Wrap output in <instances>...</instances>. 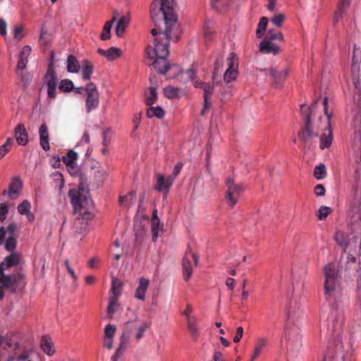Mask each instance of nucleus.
Returning <instances> with one entry per match:
<instances>
[{
    "mask_svg": "<svg viewBox=\"0 0 361 361\" xmlns=\"http://www.w3.org/2000/svg\"><path fill=\"white\" fill-rule=\"evenodd\" d=\"M334 240L336 243L343 247L346 248L349 244V236L344 231L338 230L334 235Z\"/></svg>",
    "mask_w": 361,
    "mask_h": 361,
    "instance_id": "31",
    "label": "nucleus"
},
{
    "mask_svg": "<svg viewBox=\"0 0 361 361\" xmlns=\"http://www.w3.org/2000/svg\"><path fill=\"white\" fill-rule=\"evenodd\" d=\"M157 177V180L154 189L159 192L166 191L167 192L173 184V178L171 177L166 178L161 174H158Z\"/></svg>",
    "mask_w": 361,
    "mask_h": 361,
    "instance_id": "17",
    "label": "nucleus"
},
{
    "mask_svg": "<svg viewBox=\"0 0 361 361\" xmlns=\"http://www.w3.org/2000/svg\"><path fill=\"white\" fill-rule=\"evenodd\" d=\"M40 346L44 353L49 356L53 355L55 353L54 343L47 335H44L42 337Z\"/></svg>",
    "mask_w": 361,
    "mask_h": 361,
    "instance_id": "26",
    "label": "nucleus"
},
{
    "mask_svg": "<svg viewBox=\"0 0 361 361\" xmlns=\"http://www.w3.org/2000/svg\"><path fill=\"white\" fill-rule=\"evenodd\" d=\"M326 169L323 164L317 166L314 170V176L317 179H322L326 176Z\"/></svg>",
    "mask_w": 361,
    "mask_h": 361,
    "instance_id": "44",
    "label": "nucleus"
},
{
    "mask_svg": "<svg viewBox=\"0 0 361 361\" xmlns=\"http://www.w3.org/2000/svg\"><path fill=\"white\" fill-rule=\"evenodd\" d=\"M23 183L20 179L18 177H15L12 179V181L9 184L8 190L7 191L10 198L15 199L18 195L22 189ZM6 191L4 190L3 194H6Z\"/></svg>",
    "mask_w": 361,
    "mask_h": 361,
    "instance_id": "18",
    "label": "nucleus"
},
{
    "mask_svg": "<svg viewBox=\"0 0 361 361\" xmlns=\"http://www.w3.org/2000/svg\"><path fill=\"white\" fill-rule=\"evenodd\" d=\"M226 200L228 205L234 207L238 201V197L244 191L245 187L242 183H236L232 178H228L226 181Z\"/></svg>",
    "mask_w": 361,
    "mask_h": 361,
    "instance_id": "6",
    "label": "nucleus"
},
{
    "mask_svg": "<svg viewBox=\"0 0 361 361\" xmlns=\"http://www.w3.org/2000/svg\"><path fill=\"white\" fill-rule=\"evenodd\" d=\"M16 230L15 224H11L7 228H0V245L5 243V248L8 251H12L16 247V240L14 237Z\"/></svg>",
    "mask_w": 361,
    "mask_h": 361,
    "instance_id": "8",
    "label": "nucleus"
},
{
    "mask_svg": "<svg viewBox=\"0 0 361 361\" xmlns=\"http://www.w3.org/2000/svg\"><path fill=\"white\" fill-rule=\"evenodd\" d=\"M353 82L361 93V49L355 47L351 66Z\"/></svg>",
    "mask_w": 361,
    "mask_h": 361,
    "instance_id": "7",
    "label": "nucleus"
},
{
    "mask_svg": "<svg viewBox=\"0 0 361 361\" xmlns=\"http://www.w3.org/2000/svg\"><path fill=\"white\" fill-rule=\"evenodd\" d=\"M320 135V144L319 147L322 149L329 148L332 143L333 135L330 123V115H328V119L324 121V131Z\"/></svg>",
    "mask_w": 361,
    "mask_h": 361,
    "instance_id": "15",
    "label": "nucleus"
},
{
    "mask_svg": "<svg viewBox=\"0 0 361 361\" xmlns=\"http://www.w3.org/2000/svg\"><path fill=\"white\" fill-rule=\"evenodd\" d=\"M200 85H201V88L204 91V108L201 111V115L203 116L205 114L206 109L210 106L208 98L213 94L214 86L208 83H200Z\"/></svg>",
    "mask_w": 361,
    "mask_h": 361,
    "instance_id": "22",
    "label": "nucleus"
},
{
    "mask_svg": "<svg viewBox=\"0 0 361 361\" xmlns=\"http://www.w3.org/2000/svg\"><path fill=\"white\" fill-rule=\"evenodd\" d=\"M12 139L8 138L6 142L0 146V159H1L11 149Z\"/></svg>",
    "mask_w": 361,
    "mask_h": 361,
    "instance_id": "45",
    "label": "nucleus"
},
{
    "mask_svg": "<svg viewBox=\"0 0 361 361\" xmlns=\"http://www.w3.org/2000/svg\"><path fill=\"white\" fill-rule=\"evenodd\" d=\"M59 88L60 90L63 92H68L71 91L74 88V85L71 80L63 79L60 82Z\"/></svg>",
    "mask_w": 361,
    "mask_h": 361,
    "instance_id": "43",
    "label": "nucleus"
},
{
    "mask_svg": "<svg viewBox=\"0 0 361 361\" xmlns=\"http://www.w3.org/2000/svg\"><path fill=\"white\" fill-rule=\"evenodd\" d=\"M149 285V281L145 278H140L139 285L136 288L135 298L144 301L145 300V293Z\"/></svg>",
    "mask_w": 361,
    "mask_h": 361,
    "instance_id": "21",
    "label": "nucleus"
},
{
    "mask_svg": "<svg viewBox=\"0 0 361 361\" xmlns=\"http://www.w3.org/2000/svg\"><path fill=\"white\" fill-rule=\"evenodd\" d=\"M164 94L169 99L179 97L184 94L182 89L173 86H167L164 88Z\"/></svg>",
    "mask_w": 361,
    "mask_h": 361,
    "instance_id": "33",
    "label": "nucleus"
},
{
    "mask_svg": "<svg viewBox=\"0 0 361 361\" xmlns=\"http://www.w3.org/2000/svg\"><path fill=\"white\" fill-rule=\"evenodd\" d=\"M23 27L20 25H16L14 27V37L21 39L23 37Z\"/></svg>",
    "mask_w": 361,
    "mask_h": 361,
    "instance_id": "61",
    "label": "nucleus"
},
{
    "mask_svg": "<svg viewBox=\"0 0 361 361\" xmlns=\"http://www.w3.org/2000/svg\"><path fill=\"white\" fill-rule=\"evenodd\" d=\"M187 326L190 334L192 338L194 341H197L199 336V329L197 326V318H188V322H187Z\"/></svg>",
    "mask_w": 361,
    "mask_h": 361,
    "instance_id": "32",
    "label": "nucleus"
},
{
    "mask_svg": "<svg viewBox=\"0 0 361 361\" xmlns=\"http://www.w3.org/2000/svg\"><path fill=\"white\" fill-rule=\"evenodd\" d=\"M80 180L78 189L70 190L68 196L73 207L74 214H78L82 219L91 220L94 218V204L87 188L83 185L82 176Z\"/></svg>",
    "mask_w": 361,
    "mask_h": 361,
    "instance_id": "4",
    "label": "nucleus"
},
{
    "mask_svg": "<svg viewBox=\"0 0 361 361\" xmlns=\"http://www.w3.org/2000/svg\"><path fill=\"white\" fill-rule=\"evenodd\" d=\"M238 58L234 53H231L228 57V68L224 75V82L228 83L237 78L238 75Z\"/></svg>",
    "mask_w": 361,
    "mask_h": 361,
    "instance_id": "13",
    "label": "nucleus"
},
{
    "mask_svg": "<svg viewBox=\"0 0 361 361\" xmlns=\"http://www.w3.org/2000/svg\"><path fill=\"white\" fill-rule=\"evenodd\" d=\"M264 38L269 39V40L270 41L275 39H278L281 42L283 41V34L281 32H274L272 30H269V31L267 32V35Z\"/></svg>",
    "mask_w": 361,
    "mask_h": 361,
    "instance_id": "46",
    "label": "nucleus"
},
{
    "mask_svg": "<svg viewBox=\"0 0 361 361\" xmlns=\"http://www.w3.org/2000/svg\"><path fill=\"white\" fill-rule=\"evenodd\" d=\"M349 6V1H342L341 4L338 10L335 13V19L337 20L338 18L342 15L344 10L347 8Z\"/></svg>",
    "mask_w": 361,
    "mask_h": 361,
    "instance_id": "56",
    "label": "nucleus"
},
{
    "mask_svg": "<svg viewBox=\"0 0 361 361\" xmlns=\"http://www.w3.org/2000/svg\"><path fill=\"white\" fill-rule=\"evenodd\" d=\"M149 327V323L140 320L137 315L132 320L126 322L124 324V330L121 336L122 344H126L130 335L134 333L135 339L139 341L144 335V333Z\"/></svg>",
    "mask_w": 361,
    "mask_h": 361,
    "instance_id": "5",
    "label": "nucleus"
},
{
    "mask_svg": "<svg viewBox=\"0 0 361 361\" xmlns=\"http://www.w3.org/2000/svg\"><path fill=\"white\" fill-rule=\"evenodd\" d=\"M317 101L310 106L302 104L300 106V111L305 118V128L298 133L300 140L305 145L310 144L313 137L319 136L321 132L324 131V123L321 116L315 117V109Z\"/></svg>",
    "mask_w": 361,
    "mask_h": 361,
    "instance_id": "3",
    "label": "nucleus"
},
{
    "mask_svg": "<svg viewBox=\"0 0 361 361\" xmlns=\"http://www.w3.org/2000/svg\"><path fill=\"white\" fill-rule=\"evenodd\" d=\"M192 312V308L190 305H187L186 308L183 312V314L186 317L187 322H188V318H197L195 316L190 317V314Z\"/></svg>",
    "mask_w": 361,
    "mask_h": 361,
    "instance_id": "62",
    "label": "nucleus"
},
{
    "mask_svg": "<svg viewBox=\"0 0 361 361\" xmlns=\"http://www.w3.org/2000/svg\"><path fill=\"white\" fill-rule=\"evenodd\" d=\"M8 207L5 203L0 204V221H4L8 214Z\"/></svg>",
    "mask_w": 361,
    "mask_h": 361,
    "instance_id": "55",
    "label": "nucleus"
},
{
    "mask_svg": "<svg viewBox=\"0 0 361 361\" xmlns=\"http://www.w3.org/2000/svg\"><path fill=\"white\" fill-rule=\"evenodd\" d=\"M118 307L119 304L116 297H110L109 303L107 307V314L110 318L111 317V315L117 311Z\"/></svg>",
    "mask_w": 361,
    "mask_h": 361,
    "instance_id": "41",
    "label": "nucleus"
},
{
    "mask_svg": "<svg viewBox=\"0 0 361 361\" xmlns=\"http://www.w3.org/2000/svg\"><path fill=\"white\" fill-rule=\"evenodd\" d=\"M85 91L87 93L86 99V109L87 112H90L92 110L95 109L99 104V92L96 87V85L92 82H89L85 87Z\"/></svg>",
    "mask_w": 361,
    "mask_h": 361,
    "instance_id": "12",
    "label": "nucleus"
},
{
    "mask_svg": "<svg viewBox=\"0 0 361 361\" xmlns=\"http://www.w3.org/2000/svg\"><path fill=\"white\" fill-rule=\"evenodd\" d=\"M97 52L104 56L108 61H114L119 58L122 54V51L116 47H111L107 50L99 49Z\"/></svg>",
    "mask_w": 361,
    "mask_h": 361,
    "instance_id": "24",
    "label": "nucleus"
},
{
    "mask_svg": "<svg viewBox=\"0 0 361 361\" xmlns=\"http://www.w3.org/2000/svg\"><path fill=\"white\" fill-rule=\"evenodd\" d=\"M331 212L332 209L330 207L322 206L318 210L317 217L319 220H324Z\"/></svg>",
    "mask_w": 361,
    "mask_h": 361,
    "instance_id": "48",
    "label": "nucleus"
},
{
    "mask_svg": "<svg viewBox=\"0 0 361 361\" xmlns=\"http://www.w3.org/2000/svg\"><path fill=\"white\" fill-rule=\"evenodd\" d=\"M228 6V1H212V8L219 13L226 11Z\"/></svg>",
    "mask_w": 361,
    "mask_h": 361,
    "instance_id": "42",
    "label": "nucleus"
},
{
    "mask_svg": "<svg viewBox=\"0 0 361 361\" xmlns=\"http://www.w3.org/2000/svg\"><path fill=\"white\" fill-rule=\"evenodd\" d=\"M6 23L4 19H0V34L3 36L6 35Z\"/></svg>",
    "mask_w": 361,
    "mask_h": 361,
    "instance_id": "63",
    "label": "nucleus"
},
{
    "mask_svg": "<svg viewBox=\"0 0 361 361\" xmlns=\"http://www.w3.org/2000/svg\"><path fill=\"white\" fill-rule=\"evenodd\" d=\"M284 15L282 13H278L277 15H275L271 19V21L273 24H274L277 27H281L282 25V23L284 20Z\"/></svg>",
    "mask_w": 361,
    "mask_h": 361,
    "instance_id": "53",
    "label": "nucleus"
},
{
    "mask_svg": "<svg viewBox=\"0 0 361 361\" xmlns=\"http://www.w3.org/2000/svg\"><path fill=\"white\" fill-rule=\"evenodd\" d=\"M151 230L152 233V240L156 241L159 233L162 230V226L160 224V220L158 217V212L154 209L151 219Z\"/></svg>",
    "mask_w": 361,
    "mask_h": 361,
    "instance_id": "20",
    "label": "nucleus"
},
{
    "mask_svg": "<svg viewBox=\"0 0 361 361\" xmlns=\"http://www.w3.org/2000/svg\"><path fill=\"white\" fill-rule=\"evenodd\" d=\"M111 131L109 129H105L103 131V145L107 147L111 140Z\"/></svg>",
    "mask_w": 361,
    "mask_h": 361,
    "instance_id": "57",
    "label": "nucleus"
},
{
    "mask_svg": "<svg viewBox=\"0 0 361 361\" xmlns=\"http://www.w3.org/2000/svg\"><path fill=\"white\" fill-rule=\"evenodd\" d=\"M20 278V276L16 275H5L4 273H0V300L4 298V289L13 293L16 292Z\"/></svg>",
    "mask_w": 361,
    "mask_h": 361,
    "instance_id": "10",
    "label": "nucleus"
},
{
    "mask_svg": "<svg viewBox=\"0 0 361 361\" xmlns=\"http://www.w3.org/2000/svg\"><path fill=\"white\" fill-rule=\"evenodd\" d=\"M269 72L274 79V85L278 87L285 80L289 73V70L285 68L281 72H278L275 68H271Z\"/></svg>",
    "mask_w": 361,
    "mask_h": 361,
    "instance_id": "19",
    "label": "nucleus"
},
{
    "mask_svg": "<svg viewBox=\"0 0 361 361\" xmlns=\"http://www.w3.org/2000/svg\"><path fill=\"white\" fill-rule=\"evenodd\" d=\"M15 137L17 142L21 145H25L28 142V135L25 126L20 123L15 128Z\"/></svg>",
    "mask_w": 361,
    "mask_h": 361,
    "instance_id": "23",
    "label": "nucleus"
},
{
    "mask_svg": "<svg viewBox=\"0 0 361 361\" xmlns=\"http://www.w3.org/2000/svg\"><path fill=\"white\" fill-rule=\"evenodd\" d=\"M135 202V192L132 190L126 195L120 196L119 204L126 207H129Z\"/></svg>",
    "mask_w": 361,
    "mask_h": 361,
    "instance_id": "34",
    "label": "nucleus"
},
{
    "mask_svg": "<svg viewBox=\"0 0 361 361\" xmlns=\"http://www.w3.org/2000/svg\"><path fill=\"white\" fill-rule=\"evenodd\" d=\"M243 336V329L242 326H239L236 329L235 336L233 338L234 343H238Z\"/></svg>",
    "mask_w": 361,
    "mask_h": 361,
    "instance_id": "60",
    "label": "nucleus"
},
{
    "mask_svg": "<svg viewBox=\"0 0 361 361\" xmlns=\"http://www.w3.org/2000/svg\"><path fill=\"white\" fill-rule=\"evenodd\" d=\"M268 24V18L266 17L261 18L256 30V37L261 38L266 30Z\"/></svg>",
    "mask_w": 361,
    "mask_h": 361,
    "instance_id": "40",
    "label": "nucleus"
},
{
    "mask_svg": "<svg viewBox=\"0 0 361 361\" xmlns=\"http://www.w3.org/2000/svg\"><path fill=\"white\" fill-rule=\"evenodd\" d=\"M146 114L149 118L157 117L158 118H162L164 116L165 112L163 109L159 106H151L147 109Z\"/></svg>",
    "mask_w": 361,
    "mask_h": 361,
    "instance_id": "37",
    "label": "nucleus"
},
{
    "mask_svg": "<svg viewBox=\"0 0 361 361\" xmlns=\"http://www.w3.org/2000/svg\"><path fill=\"white\" fill-rule=\"evenodd\" d=\"M20 257L16 253H12L6 257L3 262L0 264V273H4V270L11 267L16 266L19 263Z\"/></svg>",
    "mask_w": 361,
    "mask_h": 361,
    "instance_id": "25",
    "label": "nucleus"
},
{
    "mask_svg": "<svg viewBox=\"0 0 361 361\" xmlns=\"http://www.w3.org/2000/svg\"><path fill=\"white\" fill-rule=\"evenodd\" d=\"M31 51V47L28 45H25L23 47L19 54V59L16 67V73L22 78V80H24V78L26 76V73L24 71L28 63V57L30 55Z\"/></svg>",
    "mask_w": 361,
    "mask_h": 361,
    "instance_id": "14",
    "label": "nucleus"
},
{
    "mask_svg": "<svg viewBox=\"0 0 361 361\" xmlns=\"http://www.w3.org/2000/svg\"><path fill=\"white\" fill-rule=\"evenodd\" d=\"M44 80L47 87V95L50 99H55L56 97L57 78L54 69L53 63L49 64Z\"/></svg>",
    "mask_w": 361,
    "mask_h": 361,
    "instance_id": "11",
    "label": "nucleus"
},
{
    "mask_svg": "<svg viewBox=\"0 0 361 361\" xmlns=\"http://www.w3.org/2000/svg\"><path fill=\"white\" fill-rule=\"evenodd\" d=\"M119 13L117 11H115L114 12L113 18L111 20L107 21L105 23L102 32L100 35V39L102 40H106L109 39L111 37V29L112 27V24L114 21L117 19V17L118 16Z\"/></svg>",
    "mask_w": 361,
    "mask_h": 361,
    "instance_id": "28",
    "label": "nucleus"
},
{
    "mask_svg": "<svg viewBox=\"0 0 361 361\" xmlns=\"http://www.w3.org/2000/svg\"><path fill=\"white\" fill-rule=\"evenodd\" d=\"M80 67L78 59L73 55L68 56L67 59V71L70 73H78Z\"/></svg>",
    "mask_w": 361,
    "mask_h": 361,
    "instance_id": "36",
    "label": "nucleus"
},
{
    "mask_svg": "<svg viewBox=\"0 0 361 361\" xmlns=\"http://www.w3.org/2000/svg\"><path fill=\"white\" fill-rule=\"evenodd\" d=\"M324 296L330 307L331 326L327 332L328 345L322 361H350L351 353L344 348L345 312L343 309V288L341 267L329 262L322 270Z\"/></svg>",
    "mask_w": 361,
    "mask_h": 361,
    "instance_id": "1",
    "label": "nucleus"
},
{
    "mask_svg": "<svg viewBox=\"0 0 361 361\" xmlns=\"http://www.w3.org/2000/svg\"><path fill=\"white\" fill-rule=\"evenodd\" d=\"M130 22V14L128 13L126 15L122 16L118 20V24L116 27V35L118 37H121L125 32L126 28L127 27Z\"/></svg>",
    "mask_w": 361,
    "mask_h": 361,
    "instance_id": "30",
    "label": "nucleus"
},
{
    "mask_svg": "<svg viewBox=\"0 0 361 361\" xmlns=\"http://www.w3.org/2000/svg\"><path fill=\"white\" fill-rule=\"evenodd\" d=\"M259 49L263 54L276 55L280 52V48L277 45L265 38L259 43Z\"/></svg>",
    "mask_w": 361,
    "mask_h": 361,
    "instance_id": "16",
    "label": "nucleus"
},
{
    "mask_svg": "<svg viewBox=\"0 0 361 361\" xmlns=\"http://www.w3.org/2000/svg\"><path fill=\"white\" fill-rule=\"evenodd\" d=\"M122 288V283L116 278L112 279L111 291L112 295L111 297H116L118 299V295L121 294Z\"/></svg>",
    "mask_w": 361,
    "mask_h": 361,
    "instance_id": "39",
    "label": "nucleus"
},
{
    "mask_svg": "<svg viewBox=\"0 0 361 361\" xmlns=\"http://www.w3.org/2000/svg\"><path fill=\"white\" fill-rule=\"evenodd\" d=\"M204 35L209 38V35L213 32V23L211 21H207L204 25Z\"/></svg>",
    "mask_w": 361,
    "mask_h": 361,
    "instance_id": "54",
    "label": "nucleus"
},
{
    "mask_svg": "<svg viewBox=\"0 0 361 361\" xmlns=\"http://www.w3.org/2000/svg\"><path fill=\"white\" fill-rule=\"evenodd\" d=\"M93 72V66L88 61H84L82 65V75L85 80H89Z\"/></svg>",
    "mask_w": 361,
    "mask_h": 361,
    "instance_id": "38",
    "label": "nucleus"
},
{
    "mask_svg": "<svg viewBox=\"0 0 361 361\" xmlns=\"http://www.w3.org/2000/svg\"><path fill=\"white\" fill-rule=\"evenodd\" d=\"M325 188L323 185L319 184L317 185L314 188V192L317 196H323L325 194Z\"/></svg>",
    "mask_w": 361,
    "mask_h": 361,
    "instance_id": "59",
    "label": "nucleus"
},
{
    "mask_svg": "<svg viewBox=\"0 0 361 361\" xmlns=\"http://www.w3.org/2000/svg\"><path fill=\"white\" fill-rule=\"evenodd\" d=\"M157 99V92L156 87L151 86L145 92V102L147 105H152Z\"/></svg>",
    "mask_w": 361,
    "mask_h": 361,
    "instance_id": "35",
    "label": "nucleus"
},
{
    "mask_svg": "<svg viewBox=\"0 0 361 361\" xmlns=\"http://www.w3.org/2000/svg\"><path fill=\"white\" fill-rule=\"evenodd\" d=\"M150 13L156 27L151 30L154 37V47L148 46L146 52L149 65H154L157 71L165 74L169 69L166 59L171 39L177 40L179 36L177 16L174 9V1H152Z\"/></svg>",
    "mask_w": 361,
    "mask_h": 361,
    "instance_id": "2",
    "label": "nucleus"
},
{
    "mask_svg": "<svg viewBox=\"0 0 361 361\" xmlns=\"http://www.w3.org/2000/svg\"><path fill=\"white\" fill-rule=\"evenodd\" d=\"M30 210V204L27 200L23 201V202L18 206V212L20 214L24 215L25 214L28 213Z\"/></svg>",
    "mask_w": 361,
    "mask_h": 361,
    "instance_id": "51",
    "label": "nucleus"
},
{
    "mask_svg": "<svg viewBox=\"0 0 361 361\" xmlns=\"http://www.w3.org/2000/svg\"><path fill=\"white\" fill-rule=\"evenodd\" d=\"M116 333V326L113 324H108L104 329V338H113Z\"/></svg>",
    "mask_w": 361,
    "mask_h": 361,
    "instance_id": "52",
    "label": "nucleus"
},
{
    "mask_svg": "<svg viewBox=\"0 0 361 361\" xmlns=\"http://www.w3.org/2000/svg\"><path fill=\"white\" fill-rule=\"evenodd\" d=\"M52 176L56 186L59 187V190L61 191L62 188L64 186V180L63 175L61 173L56 171L52 174Z\"/></svg>",
    "mask_w": 361,
    "mask_h": 361,
    "instance_id": "47",
    "label": "nucleus"
},
{
    "mask_svg": "<svg viewBox=\"0 0 361 361\" xmlns=\"http://www.w3.org/2000/svg\"><path fill=\"white\" fill-rule=\"evenodd\" d=\"M39 134L41 147L45 151L49 150L50 148L49 143V132L46 124L41 125L39 129Z\"/></svg>",
    "mask_w": 361,
    "mask_h": 361,
    "instance_id": "27",
    "label": "nucleus"
},
{
    "mask_svg": "<svg viewBox=\"0 0 361 361\" xmlns=\"http://www.w3.org/2000/svg\"><path fill=\"white\" fill-rule=\"evenodd\" d=\"M192 260L194 262L195 266L198 265V256L188 247L185 251V255L182 260V269L185 281H188L192 274Z\"/></svg>",
    "mask_w": 361,
    "mask_h": 361,
    "instance_id": "9",
    "label": "nucleus"
},
{
    "mask_svg": "<svg viewBox=\"0 0 361 361\" xmlns=\"http://www.w3.org/2000/svg\"><path fill=\"white\" fill-rule=\"evenodd\" d=\"M64 264H65V267H66V268L67 269V271L68 272V274H70V276H71L73 280V281H76L77 280V276L75 274L74 270L71 267L68 259H66L64 261Z\"/></svg>",
    "mask_w": 361,
    "mask_h": 361,
    "instance_id": "58",
    "label": "nucleus"
},
{
    "mask_svg": "<svg viewBox=\"0 0 361 361\" xmlns=\"http://www.w3.org/2000/svg\"><path fill=\"white\" fill-rule=\"evenodd\" d=\"M39 42L44 46H47L51 42V37L47 34V30H44V26L41 29V33L39 36Z\"/></svg>",
    "mask_w": 361,
    "mask_h": 361,
    "instance_id": "50",
    "label": "nucleus"
},
{
    "mask_svg": "<svg viewBox=\"0 0 361 361\" xmlns=\"http://www.w3.org/2000/svg\"><path fill=\"white\" fill-rule=\"evenodd\" d=\"M78 159V154L73 150H69L67 154L62 157V161L67 166V168H70L71 170H75V162Z\"/></svg>",
    "mask_w": 361,
    "mask_h": 361,
    "instance_id": "29",
    "label": "nucleus"
},
{
    "mask_svg": "<svg viewBox=\"0 0 361 361\" xmlns=\"http://www.w3.org/2000/svg\"><path fill=\"white\" fill-rule=\"evenodd\" d=\"M354 155L355 157V161L357 163L361 162V144L359 147L354 149Z\"/></svg>",
    "mask_w": 361,
    "mask_h": 361,
    "instance_id": "64",
    "label": "nucleus"
},
{
    "mask_svg": "<svg viewBox=\"0 0 361 361\" xmlns=\"http://www.w3.org/2000/svg\"><path fill=\"white\" fill-rule=\"evenodd\" d=\"M267 344V338L265 337H259L254 345V349L259 351V353L262 352V349L266 347Z\"/></svg>",
    "mask_w": 361,
    "mask_h": 361,
    "instance_id": "49",
    "label": "nucleus"
}]
</instances>
